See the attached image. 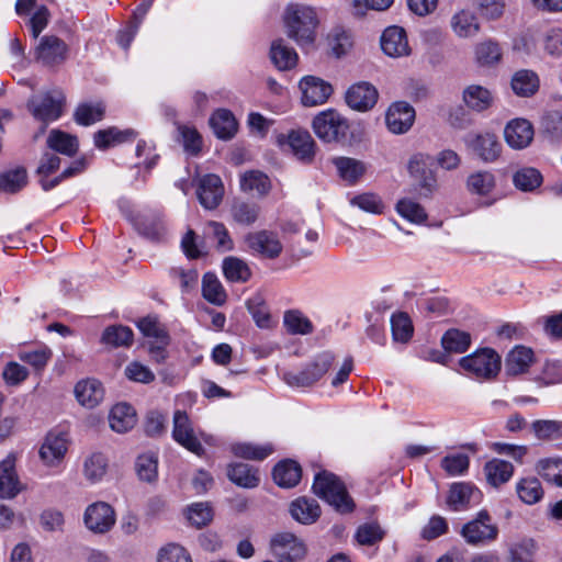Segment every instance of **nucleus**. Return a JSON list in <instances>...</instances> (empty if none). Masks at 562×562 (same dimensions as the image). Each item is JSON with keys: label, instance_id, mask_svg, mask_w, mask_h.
Instances as JSON below:
<instances>
[{"label": "nucleus", "instance_id": "16", "mask_svg": "<svg viewBox=\"0 0 562 562\" xmlns=\"http://www.w3.org/2000/svg\"><path fill=\"white\" fill-rule=\"evenodd\" d=\"M302 103L305 106H315L327 101L333 92L331 86L321 78L306 76L300 81Z\"/></svg>", "mask_w": 562, "mask_h": 562}, {"label": "nucleus", "instance_id": "53", "mask_svg": "<svg viewBox=\"0 0 562 562\" xmlns=\"http://www.w3.org/2000/svg\"><path fill=\"white\" fill-rule=\"evenodd\" d=\"M468 190L473 194L487 195L495 188L494 175L488 171H477L468 177Z\"/></svg>", "mask_w": 562, "mask_h": 562}, {"label": "nucleus", "instance_id": "59", "mask_svg": "<svg viewBox=\"0 0 562 562\" xmlns=\"http://www.w3.org/2000/svg\"><path fill=\"white\" fill-rule=\"evenodd\" d=\"M397 213L407 221L420 224L426 221L427 214L424 207L411 199H402L396 204Z\"/></svg>", "mask_w": 562, "mask_h": 562}, {"label": "nucleus", "instance_id": "57", "mask_svg": "<svg viewBox=\"0 0 562 562\" xmlns=\"http://www.w3.org/2000/svg\"><path fill=\"white\" fill-rule=\"evenodd\" d=\"M531 429L539 440H552L561 437L562 422L552 419H538L531 424Z\"/></svg>", "mask_w": 562, "mask_h": 562}, {"label": "nucleus", "instance_id": "34", "mask_svg": "<svg viewBox=\"0 0 562 562\" xmlns=\"http://www.w3.org/2000/svg\"><path fill=\"white\" fill-rule=\"evenodd\" d=\"M463 101L471 110L481 112L491 106L493 95L487 88L471 85L463 90Z\"/></svg>", "mask_w": 562, "mask_h": 562}, {"label": "nucleus", "instance_id": "15", "mask_svg": "<svg viewBox=\"0 0 562 562\" xmlns=\"http://www.w3.org/2000/svg\"><path fill=\"white\" fill-rule=\"evenodd\" d=\"M279 143L286 145L301 161L310 162L315 156V142L307 131H291L288 136H280Z\"/></svg>", "mask_w": 562, "mask_h": 562}, {"label": "nucleus", "instance_id": "12", "mask_svg": "<svg viewBox=\"0 0 562 562\" xmlns=\"http://www.w3.org/2000/svg\"><path fill=\"white\" fill-rule=\"evenodd\" d=\"M245 244L249 251L268 259L279 257L283 249L278 235L267 229L248 233Z\"/></svg>", "mask_w": 562, "mask_h": 562}, {"label": "nucleus", "instance_id": "40", "mask_svg": "<svg viewBox=\"0 0 562 562\" xmlns=\"http://www.w3.org/2000/svg\"><path fill=\"white\" fill-rule=\"evenodd\" d=\"M202 295L211 304L222 306L227 300V293L218 280V278L211 272H207L202 278Z\"/></svg>", "mask_w": 562, "mask_h": 562}, {"label": "nucleus", "instance_id": "47", "mask_svg": "<svg viewBox=\"0 0 562 562\" xmlns=\"http://www.w3.org/2000/svg\"><path fill=\"white\" fill-rule=\"evenodd\" d=\"M271 443L255 445L250 442L235 443L232 446V451L236 457L261 461L273 452Z\"/></svg>", "mask_w": 562, "mask_h": 562}, {"label": "nucleus", "instance_id": "9", "mask_svg": "<svg viewBox=\"0 0 562 562\" xmlns=\"http://www.w3.org/2000/svg\"><path fill=\"white\" fill-rule=\"evenodd\" d=\"M272 554L279 562H299L306 555L304 542L291 532H280L270 541Z\"/></svg>", "mask_w": 562, "mask_h": 562}, {"label": "nucleus", "instance_id": "54", "mask_svg": "<svg viewBox=\"0 0 562 562\" xmlns=\"http://www.w3.org/2000/svg\"><path fill=\"white\" fill-rule=\"evenodd\" d=\"M135 226L140 234L154 240H159L166 233L165 223L159 215L142 216L137 218Z\"/></svg>", "mask_w": 562, "mask_h": 562}, {"label": "nucleus", "instance_id": "19", "mask_svg": "<svg viewBox=\"0 0 562 562\" xmlns=\"http://www.w3.org/2000/svg\"><path fill=\"white\" fill-rule=\"evenodd\" d=\"M68 440L65 434L49 432L40 449L42 461L48 467L58 465L65 458Z\"/></svg>", "mask_w": 562, "mask_h": 562}, {"label": "nucleus", "instance_id": "29", "mask_svg": "<svg viewBox=\"0 0 562 562\" xmlns=\"http://www.w3.org/2000/svg\"><path fill=\"white\" fill-rule=\"evenodd\" d=\"M272 475L279 486L290 488L300 482L302 469L297 462L284 460L274 467Z\"/></svg>", "mask_w": 562, "mask_h": 562}, {"label": "nucleus", "instance_id": "50", "mask_svg": "<svg viewBox=\"0 0 562 562\" xmlns=\"http://www.w3.org/2000/svg\"><path fill=\"white\" fill-rule=\"evenodd\" d=\"M542 175L532 167H524L517 170L513 176L514 186L525 192L533 191L542 183Z\"/></svg>", "mask_w": 562, "mask_h": 562}, {"label": "nucleus", "instance_id": "22", "mask_svg": "<svg viewBox=\"0 0 562 562\" xmlns=\"http://www.w3.org/2000/svg\"><path fill=\"white\" fill-rule=\"evenodd\" d=\"M381 48L390 57L409 55L411 48L404 29L396 25L385 29L381 36Z\"/></svg>", "mask_w": 562, "mask_h": 562}, {"label": "nucleus", "instance_id": "48", "mask_svg": "<svg viewBox=\"0 0 562 562\" xmlns=\"http://www.w3.org/2000/svg\"><path fill=\"white\" fill-rule=\"evenodd\" d=\"M441 345L448 352L462 353L469 349L471 336L467 331L452 328L443 334Z\"/></svg>", "mask_w": 562, "mask_h": 562}, {"label": "nucleus", "instance_id": "21", "mask_svg": "<svg viewBox=\"0 0 562 562\" xmlns=\"http://www.w3.org/2000/svg\"><path fill=\"white\" fill-rule=\"evenodd\" d=\"M504 137L512 148H526L533 139L532 124L525 119L512 120L504 130Z\"/></svg>", "mask_w": 562, "mask_h": 562}, {"label": "nucleus", "instance_id": "46", "mask_svg": "<svg viewBox=\"0 0 562 562\" xmlns=\"http://www.w3.org/2000/svg\"><path fill=\"white\" fill-rule=\"evenodd\" d=\"M451 27L459 37H470L479 32L480 25L472 12L462 10L452 16Z\"/></svg>", "mask_w": 562, "mask_h": 562}, {"label": "nucleus", "instance_id": "10", "mask_svg": "<svg viewBox=\"0 0 562 562\" xmlns=\"http://www.w3.org/2000/svg\"><path fill=\"white\" fill-rule=\"evenodd\" d=\"M115 521V510L105 502L92 503L83 513V524L94 535L109 532L114 527Z\"/></svg>", "mask_w": 562, "mask_h": 562}, {"label": "nucleus", "instance_id": "37", "mask_svg": "<svg viewBox=\"0 0 562 562\" xmlns=\"http://www.w3.org/2000/svg\"><path fill=\"white\" fill-rule=\"evenodd\" d=\"M224 277L229 282L245 283L251 277L248 263L234 256L226 257L222 265Z\"/></svg>", "mask_w": 562, "mask_h": 562}, {"label": "nucleus", "instance_id": "26", "mask_svg": "<svg viewBox=\"0 0 562 562\" xmlns=\"http://www.w3.org/2000/svg\"><path fill=\"white\" fill-rule=\"evenodd\" d=\"M136 412L126 403L114 405L109 415V424L112 430L124 434L136 425Z\"/></svg>", "mask_w": 562, "mask_h": 562}, {"label": "nucleus", "instance_id": "58", "mask_svg": "<svg viewBox=\"0 0 562 562\" xmlns=\"http://www.w3.org/2000/svg\"><path fill=\"white\" fill-rule=\"evenodd\" d=\"M392 336L395 341L407 342L413 335V325L407 314L397 313L391 317Z\"/></svg>", "mask_w": 562, "mask_h": 562}, {"label": "nucleus", "instance_id": "27", "mask_svg": "<svg viewBox=\"0 0 562 562\" xmlns=\"http://www.w3.org/2000/svg\"><path fill=\"white\" fill-rule=\"evenodd\" d=\"M290 513L296 521L308 525L318 519L321 507L313 498L300 497L291 503Z\"/></svg>", "mask_w": 562, "mask_h": 562}, {"label": "nucleus", "instance_id": "4", "mask_svg": "<svg viewBox=\"0 0 562 562\" xmlns=\"http://www.w3.org/2000/svg\"><path fill=\"white\" fill-rule=\"evenodd\" d=\"M460 535L469 546L485 547L498 539L499 528L491 514L482 509L462 526Z\"/></svg>", "mask_w": 562, "mask_h": 562}, {"label": "nucleus", "instance_id": "42", "mask_svg": "<svg viewBox=\"0 0 562 562\" xmlns=\"http://www.w3.org/2000/svg\"><path fill=\"white\" fill-rule=\"evenodd\" d=\"M538 551L537 542L532 538H521L509 546V562H535Z\"/></svg>", "mask_w": 562, "mask_h": 562}, {"label": "nucleus", "instance_id": "62", "mask_svg": "<svg viewBox=\"0 0 562 562\" xmlns=\"http://www.w3.org/2000/svg\"><path fill=\"white\" fill-rule=\"evenodd\" d=\"M158 460L154 452L140 454L136 460V472L140 480L153 482L157 477Z\"/></svg>", "mask_w": 562, "mask_h": 562}, {"label": "nucleus", "instance_id": "18", "mask_svg": "<svg viewBox=\"0 0 562 562\" xmlns=\"http://www.w3.org/2000/svg\"><path fill=\"white\" fill-rule=\"evenodd\" d=\"M472 153L484 162H494L501 156L502 144L492 133H483L471 136L467 140Z\"/></svg>", "mask_w": 562, "mask_h": 562}, {"label": "nucleus", "instance_id": "35", "mask_svg": "<svg viewBox=\"0 0 562 562\" xmlns=\"http://www.w3.org/2000/svg\"><path fill=\"white\" fill-rule=\"evenodd\" d=\"M512 89L519 97H530L539 89L538 75L529 69L516 71L512 78Z\"/></svg>", "mask_w": 562, "mask_h": 562}, {"label": "nucleus", "instance_id": "31", "mask_svg": "<svg viewBox=\"0 0 562 562\" xmlns=\"http://www.w3.org/2000/svg\"><path fill=\"white\" fill-rule=\"evenodd\" d=\"M339 177L350 183H356L367 171L363 161L351 157H337L333 160Z\"/></svg>", "mask_w": 562, "mask_h": 562}, {"label": "nucleus", "instance_id": "45", "mask_svg": "<svg viewBox=\"0 0 562 562\" xmlns=\"http://www.w3.org/2000/svg\"><path fill=\"white\" fill-rule=\"evenodd\" d=\"M283 325L291 335H308L314 330L312 322L297 310H290L284 313Z\"/></svg>", "mask_w": 562, "mask_h": 562}, {"label": "nucleus", "instance_id": "17", "mask_svg": "<svg viewBox=\"0 0 562 562\" xmlns=\"http://www.w3.org/2000/svg\"><path fill=\"white\" fill-rule=\"evenodd\" d=\"M379 98L378 90L367 81L352 85L346 92L347 104L357 111L366 112L372 109Z\"/></svg>", "mask_w": 562, "mask_h": 562}, {"label": "nucleus", "instance_id": "8", "mask_svg": "<svg viewBox=\"0 0 562 562\" xmlns=\"http://www.w3.org/2000/svg\"><path fill=\"white\" fill-rule=\"evenodd\" d=\"M172 438L176 442L195 453L202 456L204 452L201 439H204V434L193 426L184 411H176L173 414Z\"/></svg>", "mask_w": 562, "mask_h": 562}, {"label": "nucleus", "instance_id": "52", "mask_svg": "<svg viewBox=\"0 0 562 562\" xmlns=\"http://www.w3.org/2000/svg\"><path fill=\"white\" fill-rule=\"evenodd\" d=\"M519 498L529 505L538 503L543 497L541 483L536 477L520 480L516 486Z\"/></svg>", "mask_w": 562, "mask_h": 562}, {"label": "nucleus", "instance_id": "2", "mask_svg": "<svg viewBox=\"0 0 562 562\" xmlns=\"http://www.w3.org/2000/svg\"><path fill=\"white\" fill-rule=\"evenodd\" d=\"M313 491L340 513H350L355 507L344 483L330 472L322 471L315 475Z\"/></svg>", "mask_w": 562, "mask_h": 562}, {"label": "nucleus", "instance_id": "64", "mask_svg": "<svg viewBox=\"0 0 562 562\" xmlns=\"http://www.w3.org/2000/svg\"><path fill=\"white\" fill-rule=\"evenodd\" d=\"M544 52L552 57L562 56V29L553 27L544 33L542 37Z\"/></svg>", "mask_w": 562, "mask_h": 562}, {"label": "nucleus", "instance_id": "60", "mask_svg": "<svg viewBox=\"0 0 562 562\" xmlns=\"http://www.w3.org/2000/svg\"><path fill=\"white\" fill-rule=\"evenodd\" d=\"M328 44L336 57L346 55L352 47V38L349 32L341 27H335L328 35Z\"/></svg>", "mask_w": 562, "mask_h": 562}, {"label": "nucleus", "instance_id": "20", "mask_svg": "<svg viewBox=\"0 0 562 562\" xmlns=\"http://www.w3.org/2000/svg\"><path fill=\"white\" fill-rule=\"evenodd\" d=\"M224 195V187L221 178L216 175H205L201 178L198 188L200 203L206 210L216 209Z\"/></svg>", "mask_w": 562, "mask_h": 562}, {"label": "nucleus", "instance_id": "55", "mask_svg": "<svg viewBox=\"0 0 562 562\" xmlns=\"http://www.w3.org/2000/svg\"><path fill=\"white\" fill-rule=\"evenodd\" d=\"M27 182L26 171L16 168L0 175V192L13 194L25 187Z\"/></svg>", "mask_w": 562, "mask_h": 562}, {"label": "nucleus", "instance_id": "28", "mask_svg": "<svg viewBox=\"0 0 562 562\" xmlns=\"http://www.w3.org/2000/svg\"><path fill=\"white\" fill-rule=\"evenodd\" d=\"M136 136L137 133L134 130L127 128L122 131L112 126L105 130H100L94 134V145L99 149H106L111 146L133 140Z\"/></svg>", "mask_w": 562, "mask_h": 562}, {"label": "nucleus", "instance_id": "3", "mask_svg": "<svg viewBox=\"0 0 562 562\" xmlns=\"http://www.w3.org/2000/svg\"><path fill=\"white\" fill-rule=\"evenodd\" d=\"M335 361L330 351L318 353L312 361L306 363L301 371H289L283 374V381L292 387L308 389L321 381L329 371Z\"/></svg>", "mask_w": 562, "mask_h": 562}, {"label": "nucleus", "instance_id": "44", "mask_svg": "<svg viewBox=\"0 0 562 562\" xmlns=\"http://www.w3.org/2000/svg\"><path fill=\"white\" fill-rule=\"evenodd\" d=\"M270 180L261 171L250 170L245 172L240 179V188L245 192H255L259 196L266 195L270 190Z\"/></svg>", "mask_w": 562, "mask_h": 562}, {"label": "nucleus", "instance_id": "24", "mask_svg": "<svg viewBox=\"0 0 562 562\" xmlns=\"http://www.w3.org/2000/svg\"><path fill=\"white\" fill-rule=\"evenodd\" d=\"M20 490V482L15 472V456L10 453L0 462V497L12 498Z\"/></svg>", "mask_w": 562, "mask_h": 562}, {"label": "nucleus", "instance_id": "11", "mask_svg": "<svg viewBox=\"0 0 562 562\" xmlns=\"http://www.w3.org/2000/svg\"><path fill=\"white\" fill-rule=\"evenodd\" d=\"M137 327L144 336L155 340L149 347V353L157 362L162 361L170 342L166 326L156 316H146L137 323Z\"/></svg>", "mask_w": 562, "mask_h": 562}, {"label": "nucleus", "instance_id": "25", "mask_svg": "<svg viewBox=\"0 0 562 562\" xmlns=\"http://www.w3.org/2000/svg\"><path fill=\"white\" fill-rule=\"evenodd\" d=\"M75 396L80 405L93 408L102 402L104 389L95 379L81 380L75 386Z\"/></svg>", "mask_w": 562, "mask_h": 562}, {"label": "nucleus", "instance_id": "51", "mask_svg": "<svg viewBox=\"0 0 562 562\" xmlns=\"http://www.w3.org/2000/svg\"><path fill=\"white\" fill-rule=\"evenodd\" d=\"M106 470L108 459L102 453H92L83 463V475L92 484L100 482Z\"/></svg>", "mask_w": 562, "mask_h": 562}, {"label": "nucleus", "instance_id": "32", "mask_svg": "<svg viewBox=\"0 0 562 562\" xmlns=\"http://www.w3.org/2000/svg\"><path fill=\"white\" fill-rule=\"evenodd\" d=\"M270 58L279 70H289L295 67L299 56L283 40H277L271 44Z\"/></svg>", "mask_w": 562, "mask_h": 562}, {"label": "nucleus", "instance_id": "61", "mask_svg": "<svg viewBox=\"0 0 562 562\" xmlns=\"http://www.w3.org/2000/svg\"><path fill=\"white\" fill-rule=\"evenodd\" d=\"M133 340V331L125 326H110L103 335L102 341L113 347L130 346Z\"/></svg>", "mask_w": 562, "mask_h": 562}, {"label": "nucleus", "instance_id": "38", "mask_svg": "<svg viewBox=\"0 0 562 562\" xmlns=\"http://www.w3.org/2000/svg\"><path fill=\"white\" fill-rule=\"evenodd\" d=\"M47 146L59 154L71 157L78 151L79 144L76 136L60 130H52L47 137Z\"/></svg>", "mask_w": 562, "mask_h": 562}, {"label": "nucleus", "instance_id": "5", "mask_svg": "<svg viewBox=\"0 0 562 562\" xmlns=\"http://www.w3.org/2000/svg\"><path fill=\"white\" fill-rule=\"evenodd\" d=\"M65 95L61 91L53 90L32 97L27 102V109L35 120L43 124L38 134H43L47 125L58 120L63 114Z\"/></svg>", "mask_w": 562, "mask_h": 562}, {"label": "nucleus", "instance_id": "14", "mask_svg": "<svg viewBox=\"0 0 562 562\" xmlns=\"http://www.w3.org/2000/svg\"><path fill=\"white\" fill-rule=\"evenodd\" d=\"M414 121V108L403 101L392 103L385 114L387 130L396 135L408 132Z\"/></svg>", "mask_w": 562, "mask_h": 562}, {"label": "nucleus", "instance_id": "13", "mask_svg": "<svg viewBox=\"0 0 562 562\" xmlns=\"http://www.w3.org/2000/svg\"><path fill=\"white\" fill-rule=\"evenodd\" d=\"M67 44L55 35H46L40 40L35 49V58L46 66H55L67 58Z\"/></svg>", "mask_w": 562, "mask_h": 562}, {"label": "nucleus", "instance_id": "1", "mask_svg": "<svg viewBox=\"0 0 562 562\" xmlns=\"http://www.w3.org/2000/svg\"><path fill=\"white\" fill-rule=\"evenodd\" d=\"M286 34L300 46L312 45L316 38V30L319 19L314 8L291 3L286 7L283 15Z\"/></svg>", "mask_w": 562, "mask_h": 562}, {"label": "nucleus", "instance_id": "56", "mask_svg": "<svg viewBox=\"0 0 562 562\" xmlns=\"http://www.w3.org/2000/svg\"><path fill=\"white\" fill-rule=\"evenodd\" d=\"M207 237L216 241V248L220 251H229L234 248V241L225 225L220 222L211 221L205 228Z\"/></svg>", "mask_w": 562, "mask_h": 562}, {"label": "nucleus", "instance_id": "43", "mask_svg": "<svg viewBox=\"0 0 562 562\" xmlns=\"http://www.w3.org/2000/svg\"><path fill=\"white\" fill-rule=\"evenodd\" d=\"M536 470L548 483L562 487V458H546L538 461Z\"/></svg>", "mask_w": 562, "mask_h": 562}, {"label": "nucleus", "instance_id": "7", "mask_svg": "<svg viewBox=\"0 0 562 562\" xmlns=\"http://www.w3.org/2000/svg\"><path fill=\"white\" fill-rule=\"evenodd\" d=\"M312 127L316 136L325 143L346 142L349 132L348 120L333 109L318 113Z\"/></svg>", "mask_w": 562, "mask_h": 562}, {"label": "nucleus", "instance_id": "30", "mask_svg": "<svg viewBox=\"0 0 562 562\" xmlns=\"http://www.w3.org/2000/svg\"><path fill=\"white\" fill-rule=\"evenodd\" d=\"M210 125L222 139L232 138L237 131V122L233 113L226 109L216 110L210 117Z\"/></svg>", "mask_w": 562, "mask_h": 562}, {"label": "nucleus", "instance_id": "36", "mask_svg": "<svg viewBox=\"0 0 562 562\" xmlns=\"http://www.w3.org/2000/svg\"><path fill=\"white\" fill-rule=\"evenodd\" d=\"M227 476L238 486L252 488L259 484L258 471L246 463H234L227 468Z\"/></svg>", "mask_w": 562, "mask_h": 562}, {"label": "nucleus", "instance_id": "33", "mask_svg": "<svg viewBox=\"0 0 562 562\" xmlns=\"http://www.w3.org/2000/svg\"><path fill=\"white\" fill-rule=\"evenodd\" d=\"M260 212L259 204L240 199H236L231 206V215L234 222L244 226L255 224L259 218Z\"/></svg>", "mask_w": 562, "mask_h": 562}, {"label": "nucleus", "instance_id": "6", "mask_svg": "<svg viewBox=\"0 0 562 562\" xmlns=\"http://www.w3.org/2000/svg\"><path fill=\"white\" fill-rule=\"evenodd\" d=\"M459 366L471 378L491 380L501 370V357L491 348H482L462 357Z\"/></svg>", "mask_w": 562, "mask_h": 562}, {"label": "nucleus", "instance_id": "39", "mask_svg": "<svg viewBox=\"0 0 562 562\" xmlns=\"http://www.w3.org/2000/svg\"><path fill=\"white\" fill-rule=\"evenodd\" d=\"M484 473L487 482L497 487L513 476L514 467L508 461L493 459L485 464Z\"/></svg>", "mask_w": 562, "mask_h": 562}, {"label": "nucleus", "instance_id": "49", "mask_svg": "<svg viewBox=\"0 0 562 562\" xmlns=\"http://www.w3.org/2000/svg\"><path fill=\"white\" fill-rule=\"evenodd\" d=\"M104 112L105 105L102 102L81 103L76 109L74 117L79 125L88 126L101 121Z\"/></svg>", "mask_w": 562, "mask_h": 562}, {"label": "nucleus", "instance_id": "63", "mask_svg": "<svg viewBox=\"0 0 562 562\" xmlns=\"http://www.w3.org/2000/svg\"><path fill=\"white\" fill-rule=\"evenodd\" d=\"M187 518L191 525L201 528L213 519V509L207 503H195L188 508Z\"/></svg>", "mask_w": 562, "mask_h": 562}, {"label": "nucleus", "instance_id": "23", "mask_svg": "<svg viewBox=\"0 0 562 562\" xmlns=\"http://www.w3.org/2000/svg\"><path fill=\"white\" fill-rule=\"evenodd\" d=\"M480 501V491L470 483H454L452 484L447 503L454 512L467 509L472 502Z\"/></svg>", "mask_w": 562, "mask_h": 562}, {"label": "nucleus", "instance_id": "41", "mask_svg": "<svg viewBox=\"0 0 562 562\" xmlns=\"http://www.w3.org/2000/svg\"><path fill=\"white\" fill-rule=\"evenodd\" d=\"M533 352L526 347H516L507 356L506 372L510 375H518L526 372L532 361Z\"/></svg>", "mask_w": 562, "mask_h": 562}]
</instances>
